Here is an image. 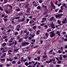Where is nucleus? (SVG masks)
<instances>
[{
    "instance_id": "obj_8",
    "label": "nucleus",
    "mask_w": 67,
    "mask_h": 67,
    "mask_svg": "<svg viewBox=\"0 0 67 67\" xmlns=\"http://www.w3.org/2000/svg\"><path fill=\"white\" fill-rule=\"evenodd\" d=\"M6 55V53H4L2 55L1 57V58H4L5 57Z\"/></svg>"
},
{
    "instance_id": "obj_21",
    "label": "nucleus",
    "mask_w": 67,
    "mask_h": 67,
    "mask_svg": "<svg viewBox=\"0 0 67 67\" xmlns=\"http://www.w3.org/2000/svg\"><path fill=\"white\" fill-rule=\"evenodd\" d=\"M25 17L24 18H23L21 19V22H23V21H24L25 20Z\"/></svg>"
},
{
    "instance_id": "obj_44",
    "label": "nucleus",
    "mask_w": 67,
    "mask_h": 67,
    "mask_svg": "<svg viewBox=\"0 0 67 67\" xmlns=\"http://www.w3.org/2000/svg\"><path fill=\"white\" fill-rule=\"evenodd\" d=\"M32 38L31 37H29L28 38L29 40H31L32 39Z\"/></svg>"
},
{
    "instance_id": "obj_13",
    "label": "nucleus",
    "mask_w": 67,
    "mask_h": 67,
    "mask_svg": "<svg viewBox=\"0 0 67 67\" xmlns=\"http://www.w3.org/2000/svg\"><path fill=\"white\" fill-rule=\"evenodd\" d=\"M29 33L30 32L29 31L27 32L25 34V36H28L29 35Z\"/></svg>"
},
{
    "instance_id": "obj_29",
    "label": "nucleus",
    "mask_w": 67,
    "mask_h": 67,
    "mask_svg": "<svg viewBox=\"0 0 67 67\" xmlns=\"http://www.w3.org/2000/svg\"><path fill=\"white\" fill-rule=\"evenodd\" d=\"M33 5H34V6H35V7H37V6L38 5L37 4V3H35V4H34Z\"/></svg>"
},
{
    "instance_id": "obj_14",
    "label": "nucleus",
    "mask_w": 67,
    "mask_h": 67,
    "mask_svg": "<svg viewBox=\"0 0 67 67\" xmlns=\"http://www.w3.org/2000/svg\"><path fill=\"white\" fill-rule=\"evenodd\" d=\"M40 32V30H37L36 32V34L37 35H38V34H40V33L39 32Z\"/></svg>"
},
{
    "instance_id": "obj_32",
    "label": "nucleus",
    "mask_w": 67,
    "mask_h": 67,
    "mask_svg": "<svg viewBox=\"0 0 67 67\" xmlns=\"http://www.w3.org/2000/svg\"><path fill=\"white\" fill-rule=\"evenodd\" d=\"M66 5V4L65 3H63V7H65Z\"/></svg>"
},
{
    "instance_id": "obj_59",
    "label": "nucleus",
    "mask_w": 67,
    "mask_h": 67,
    "mask_svg": "<svg viewBox=\"0 0 67 67\" xmlns=\"http://www.w3.org/2000/svg\"><path fill=\"white\" fill-rule=\"evenodd\" d=\"M6 66H7V67H9V66H10V64H7L6 65Z\"/></svg>"
},
{
    "instance_id": "obj_62",
    "label": "nucleus",
    "mask_w": 67,
    "mask_h": 67,
    "mask_svg": "<svg viewBox=\"0 0 67 67\" xmlns=\"http://www.w3.org/2000/svg\"><path fill=\"white\" fill-rule=\"evenodd\" d=\"M58 2V1H56L55 2V4H57V3Z\"/></svg>"
},
{
    "instance_id": "obj_28",
    "label": "nucleus",
    "mask_w": 67,
    "mask_h": 67,
    "mask_svg": "<svg viewBox=\"0 0 67 67\" xmlns=\"http://www.w3.org/2000/svg\"><path fill=\"white\" fill-rule=\"evenodd\" d=\"M42 20L45 21H46V18L44 17L42 18Z\"/></svg>"
},
{
    "instance_id": "obj_49",
    "label": "nucleus",
    "mask_w": 67,
    "mask_h": 67,
    "mask_svg": "<svg viewBox=\"0 0 67 67\" xmlns=\"http://www.w3.org/2000/svg\"><path fill=\"white\" fill-rule=\"evenodd\" d=\"M27 30H25L24 31V33H27Z\"/></svg>"
},
{
    "instance_id": "obj_54",
    "label": "nucleus",
    "mask_w": 67,
    "mask_h": 67,
    "mask_svg": "<svg viewBox=\"0 0 67 67\" xmlns=\"http://www.w3.org/2000/svg\"><path fill=\"white\" fill-rule=\"evenodd\" d=\"M51 30L50 29H49L47 30V32H49L51 31Z\"/></svg>"
},
{
    "instance_id": "obj_48",
    "label": "nucleus",
    "mask_w": 67,
    "mask_h": 67,
    "mask_svg": "<svg viewBox=\"0 0 67 67\" xmlns=\"http://www.w3.org/2000/svg\"><path fill=\"white\" fill-rule=\"evenodd\" d=\"M63 9H64V7H63V6H62L61 7V9L62 10H63Z\"/></svg>"
},
{
    "instance_id": "obj_24",
    "label": "nucleus",
    "mask_w": 67,
    "mask_h": 67,
    "mask_svg": "<svg viewBox=\"0 0 67 67\" xmlns=\"http://www.w3.org/2000/svg\"><path fill=\"white\" fill-rule=\"evenodd\" d=\"M43 58H46L47 57V55H43L42 56Z\"/></svg>"
},
{
    "instance_id": "obj_30",
    "label": "nucleus",
    "mask_w": 67,
    "mask_h": 67,
    "mask_svg": "<svg viewBox=\"0 0 67 67\" xmlns=\"http://www.w3.org/2000/svg\"><path fill=\"white\" fill-rule=\"evenodd\" d=\"M63 10H62L60 9V10H59V13H61V12H63Z\"/></svg>"
},
{
    "instance_id": "obj_51",
    "label": "nucleus",
    "mask_w": 67,
    "mask_h": 67,
    "mask_svg": "<svg viewBox=\"0 0 67 67\" xmlns=\"http://www.w3.org/2000/svg\"><path fill=\"white\" fill-rule=\"evenodd\" d=\"M18 21L19 22H22L21 20V19H19L18 20Z\"/></svg>"
},
{
    "instance_id": "obj_2",
    "label": "nucleus",
    "mask_w": 67,
    "mask_h": 67,
    "mask_svg": "<svg viewBox=\"0 0 67 67\" xmlns=\"http://www.w3.org/2000/svg\"><path fill=\"white\" fill-rule=\"evenodd\" d=\"M56 60V59H54V58H52V59L50 60L49 61H46V63H47V64H49V63H50L52 62H54Z\"/></svg>"
},
{
    "instance_id": "obj_45",
    "label": "nucleus",
    "mask_w": 67,
    "mask_h": 67,
    "mask_svg": "<svg viewBox=\"0 0 67 67\" xmlns=\"http://www.w3.org/2000/svg\"><path fill=\"white\" fill-rule=\"evenodd\" d=\"M27 9L28 10H29L30 11V10L31 9V8H30V7H27Z\"/></svg>"
},
{
    "instance_id": "obj_12",
    "label": "nucleus",
    "mask_w": 67,
    "mask_h": 67,
    "mask_svg": "<svg viewBox=\"0 0 67 67\" xmlns=\"http://www.w3.org/2000/svg\"><path fill=\"white\" fill-rule=\"evenodd\" d=\"M43 27L45 28V29H47L48 28V25H45Z\"/></svg>"
},
{
    "instance_id": "obj_20",
    "label": "nucleus",
    "mask_w": 67,
    "mask_h": 67,
    "mask_svg": "<svg viewBox=\"0 0 67 67\" xmlns=\"http://www.w3.org/2000/svg\"><path fill=\"white\" fill-rule=\"evenodd\" d=\"M54 17L52 16V17L50 19V21H52V20H53V19H54Z\"/></svg>"
},
{
    "instance_id": "obj_56",
    "label": "nucleus",
    "mask_w": 67,
    "mask_h": 67,
    "mask_svg": "<svg viewBox=\"0 0 67 67\" xmlns=\"http://www.w3.org/2000/svg\"><path fill=\"white\" fill-rule=\"evenodd\" d=\"M64 22H67V19H66V18H65L64 19Z\"/></svg>"
},
{
    "instance_id": "obj_38",
    "label": "nucleus",
    "mask_w": 67,
    "mask_h": 67,
    "mask_svg": "<svg viewBox=\"0 0 67 67\" xmlns=\"http://www.w3.org/2000/svg\"><path fill=\"white\" fill-rule=\"evenodd\" d=\"M20 38V37L19 36H18L17 37V40H19Z\"/></svg>"
},
{
    "instance_id": "obj_23",
    "label": "nucleus",
    "mask_w": 67,
    "mask_h": 67,
    "mask_svg": "<svg viewBox=\"0 0 67 67\" xmlns=\"http://www.w3.org/2000/svg\"><path fill=\"white\" fill-rule=\"evenodd\" d=\"M37 9H41V6H38L37 7Z\"/></svg>"
},
{
    "instance_id": "obj_39",
    "label": "nucleus",
    "mask_w": 67,
    "mask_h": 67,
    "mask_svg": "<svg viewBox=\"0 0 67 67\" xmlns=\"http://www.w3.org/2000/svg\"><path fill=\"white\" fill-rule=\"evenodd\" d=\"M8 7H10L11 9H12V6H11V5H8Z\"/></svg>"
},
{
    "instance_id": "obj_50",
    "label": "nucleus",
    "mask_w": 67,
    "mask_h": 67,
    "mask_svg": "<svg viewBox=\"0 0 67 67\" xmlns=\"http://www.w3.org/2000/svg\"><path fill=\"white\" fill-rule=\"evenodd\" d=\"M44 25H45V23H43L42 24H41L40 25L41 26H44Z\"/></svg>"
},
{
    "instance_id": "obj_41",
    "label": "nucleus",
    "mask_w": 67,
    "mask_h": 67,
    "mask_svg": "<svg viewBox=\"0 0 67 67\" xmlns=\"http://www.w3.org/2000/svg\"><path fill=\"white\" fill-rule=\"evenodd\" d=\"M31 41L34 43H35V39H32Z\"/></svg>"
},
{
    "instance_id": "obj_46",
    "label": "nucleus",
    "mask_w": 67,
    "mask_h": 67,
    "mask_svg": "<svg viewBox=\"0 0 67 67\" xmlns=\"http://www.w3.org/2000/svg\"><path fill=\"white\" fill-rule=\"evenodd\" d=\"M58 52L59 53H62V52L61 51V50H59L58 51Z\"/></svg>"
},
{
    "instance_id": "obj_25",
    "label": "nucleus",
    "mask_w": 67,
    "mask_h": 67,
    "mask_svg": "<svg viewBox=\"0 0 67 67\" xmlns=\"http://www.w3.org/2000/svg\"><path fill=\"white\" fill-rule=\"evenodd\" d=\"M15 35L16 36L18 34V32H14Z\"/></svg>"
},
{
    "instance_id": "obj_17",
    "label": "nucleus",
    "mask_w": 67,
    "mask_h": 67,
    "mask_svg": "<svg viewBox=\"0 0 67 67\" xmlns=\"http://www.w3.org/2000/svg\"><path fill=\"white\" fill-rule=\"evenodd\" d=\"M22 40H23V39H22V38H20L19 40L18 41V42H19V43H21V42H22Z\"/></svg>"
},
{
    "instance_id": "obj_53",
    "label": "nucleus",
    "mask_w": 67,
    "mask_h": 67,
    "mask_svg": "<svg viewBox=\"0 0 67 67\" xmlns=\"http://www.w3.org/2000/svg\"><path fill=\"white\" fill-rule=\"evenodd\" d=\"M1 51H3V50H4V49L3 47H1Z\"/></svg>"
},
{
    "instance_id": "obj_42",
    "label": "nucleus",
    "mask_w": 67,
    "mask_h": 67,
    "mask_svg": "<svg viewBox=\"0 0 67 67\" xmlns=\"http://www.w3.org/2000/svg\"><path fill=\"white\" fill-rule=\"evenodd\" d=\"M6 13H7V14H8L9 13H10V12H9L8 10H6L5 11Z\"/></svg>"
},
{
    "instance_id": "obj_36",
    "label": "nucleus",
    "mask_w": 67,
    "mask_h": 67,
    "mask_svg": "<svg viewBox=\"0 0 67 67\" xmlns=\"http://www.w3.org/2000/svg\"><path fill=\"white\" fill-rule=\"evenodd\" d=\"M12 64H15V63H16V61H13L12 62Z\"/></svg>"
},
{
    "instance_id": "obj_22",
    "label": "nucleus",
    "mask_w": 67,
    "mask_h": 67,
    "mask_svg": "<svg viewBox=\"0 0 67 67\" xmlns=\"http://www.w3.org/2000/svg\"><path fill=\"white\" fill-rule=\"evenodd\" d=\"M1 62H2L3 61H4L5 60V58H3V59H1Z\"/></svg>"
},
{
    "instance_id": "obj_57",
    "label": "nucleus",
    "mask_w": 67,
    "mask_h": 67,
    "mask_svg": "<svg viewBox=\"0 0 67 67\" xmlns=\"http://www.w3.org/2000/svg\"><path fill=\"white\" fill-rule=\"evenodd\" d=\"M14 44V45H16V44H17V41H15V43Z\"/></svg>"
},
{
    "instance_id": "obj_55",
    "label": "nucleus",
    "mask_w": 67,
    "mask_h": 67,
    "mask_svg": "<svg viewBox=\"0 0 67 67\" xmlns=\"http://www.w3.org/2000/svg\"><path fill=\"white\" fill-rule=\"evenodd\" d=\"M19 5L20 7H23V5L22 4H20Z\"/></svg>"
},
{
    "instance_id": "obj_6",
    "label": "nucleus",
    "mask_w": 67,
    "mask_h": 67,
    "mask_svg": "<svg viewBox=\"0 0 67 67\" xmlns=\"http://www.w3.org/2000/svg\"><path fill=\"white\" fill-rule=\"evenodd\" d=\"M17 31H20V28L21 27V26L20 25H18L16 26Z\"/></svg>"
},
{
    "instance_id": "obj_10",
    "label": "nucleus",
    "mask_w": 67,
    "mask_h": 67,
    "mask_svg": "<svg viewBox=\"0 0 67 67\" xmlns=\"http://www.w3.org/2000/svg\"><path fill=\"white\" fill-rule=\"evenodd\" d=\"M34 22V21L33 20H31L29 22V24H32V23H33Z\"/></svg>"
},
{
    "instance_id": "obj_9",
    "label": "nucleus",
    "mask_w": 67,
    "mask_h": 67,
    "mask_svg": "<svg viewBox=\"0 0 67 67\" xmlns=\"http://www.w3.org/2000/svg\"><path fill=\"white\" fill-rule=\"evenodd\" d=\"M22 14H23V13H19L17 14V16H21Z\"/></svg>"
},
{
    "instance_id": "obj_33",
    "label": "nucleus",
    "mask_w": 67,
    "mask_h": 67,
    "mask_svg": "<svg viewBox=\"0 0 67 67\" xmlns=\"http://www.w3.org/2000/svg\"><path fill=\"white\" fill-rule=\"evenodd\" d=\"M36 27V25H35V26H34L33 27V29L34 30H35Z\"/></svg>"
},
{
    "instance_id": "obj_37",
    "label": "nucleus",
    "mask_w": 67,
    "mask_h": 67,
    "mask_svg": "<svg viewBox=\"0 0 67 67\" xmlns=\"http://www.w3.org/2000/svg\"><path fill=\"white\" fill-rule=\"evenodd\" d=\"M61 62H62V61L59 60V61L57 63V64H60V63H61Z\"/></svg>"
},
{
    "instance_id": "obj_16",
    "label": "nucleus",
    "mask_w": 67,
    "mask_h": 67,
    "mask_svg": "<svg viewBox=\"0 0 67 67\" xmlns=\"http://www.w3.org/2000/svg\"><path fill=\"white\" fill-rule=\"evenodd\" d=\"M26 23L27 24L29 22V21H30V19H26Z\"/></svg>"
},
{
    "instance_id": "obj_58",
    "label": "nucleus",
    "mask_w": 67,
    "mask_h": 67,
    "mask_svg": "<svg viewBox=\"0 0 67 67\" xmlns=\"http://www.w3.org/2000/svg\"><path fill=\"white\" fill-rule=\"evenodd\" d=\"M53 64H54L55 65V64H56V62L55 61H53Z\"/></svg>"
},
{
    "instance_id": "obj_60",
    "label": "nucleus",
    "mask_w": 67,
    "mask_h": 67,
    "mask_svg": "<svg viewBox=\"0 0 67 67\" xmlns=\"http://www.w3.org/2000/svg\"><path fill=\"white\" fill-rule=\"evenodd\" d=\"M29 12L30 10H27H27L26 11V12H27V13H29Z\"/></svg>"
},
{
    "instance_id": "obj_31",
    "label": "nucleus",
    "mask_w": 67,
    "mask_h": 67,
    "mask_svg": "<svg viewBox=\"0 0 67 67\" xmlns=\"http://www.w3.org/2000/svg\"><path fill=\"white\" fill-rule=\"evenodd\" d=\"M29 4H27L25 5V8H27V7H28V6H29Z\"/></svg>"
},
{
    "instance_id": "obj_19",
    "label": "nucleus",
    "mask_w": 67,
    "mask_h": 67,
    "mask_svg": "<svg viewBox=\"0 0 67 67\" xmlns=\"http://www.w3.org/2000/svg\"><path fill=\"white\" fill-rule=\"evenodd\" d=\"M45 35L46 36L47 38H48V33H46L45 34Z\"/></svg>"
},
{
    "instance_id": "obj_7",
    "label": "nucleus",
    "mask_w": 67,
    "mask_h": 67,
    "mask_svg": "<svg viewBox=\"0 0 67 67\" xmlns=\"http://www.w3.org/2000/svg\"><path fill=\"white\" fill-rule=\"evenodd\" d=\"M52 28L54 29L55 28V26L54 25V24H53V23H51V26Z\"/></svg>"
},
{
    "instance_id": "obj_11",
    "label": "nucleus",
    "mask_w": 67,
    "mask_h": 67,
    "mask_svg": "<svg viewBox=\"0 0 67 67\" xmlns=\"http://www.w3.org/2000/svg\"><path fill=\"white\" fill-rule=\"evenodd\" d=\"M57 34L58 35H59V36H60L61 35H60V32L59 31H57V33H56V34Z\"/></svg>"
},
{
    "instance_id": "obj_40",
    "label": "nucleus",
    "mask_w": 67,
    "mask_h": 67,
    "mask_svg": "<svg viewBox=\"0 0 67 67\" xmlns=\"http://www.w3.org/2000/svg\"><path fill=\"white\" fill-rule=\"evenodd\" d=\"M57 22H58V24H60V23H61V22H60V21H59V20H58L57 21Z\"/></svg>"
},
{
    "instance_id": "obj_18",
    "label": "nucleus",
    "mask_w": 67,
    "mask_h": 67,
    "mask_svg": "<svg viewBox=\"0 0 67 67\" xmlns=\"http://www.w3.org/2000/svg\"><path fill=\"white\" fill-rule=\"evenodd\" d=\"M25 66H27L29 65V63H28L27 62H26L25 63Z\"/></svg>"
},
{
    "instance_id": "obj_63",
    "label": "nucleus",
    "mask_w": 67,
    "mask_h": 67,
    "mask_svg": "<svg viewBox=\"0 0 67 67\" xmlns=\"http://www.w3.org/2000/svg\"><path fill=\"white\" fill-rule=\"evenodd\" d=\"M40 57H38V61H40Z\"/></svg>"
},
{
    "instance_id": "obj_4",
    "label": "nucleus",
    "mask_w": 67,
    "mask_h": 67,
    "mask_svg": "<svg viewBox=\"0 0 67 67\" xmlns=\"http://www.w3.org/2000/svg\"><path fill=\"white\" fill-rule=\"evenodd\" d=\"M51 10L49 9H47L46 10L44 11V12L43 13L44 15L47 14V13H50Z\"/></svg>"
},
{
    "instance_id": "obj_52",
    "label": "nucleus",
    "mask_w": 67,
    "mask_h": 67,
    "mask_svg": "<svg viewBox=\"0 0 67 67\" xmlns=\"http://www.w3.org/2000/svg\"><path fill=\"white\" fill-rule=\"evenodd\" d=\"M39 2L40 3H42V2H43V1L40 0L39 1Z\"/></svg>"
},
{
    "instance_id": "obj_47",
    "label": "nucleus",
    "mask_w": 67,
    "mask_h": 67,
    "mask_svg": "<svg viewBox=\"0 0 67 67\" xmlns=\"http://www.w3.org/2000/svg\"><path fill=\"white\" fill-rule=\"evenodd\" d=\"M29 37V36H25L24 37V38L25 39H27L28 37Z\"/></svg>"
},
{
    "instance_id": "obj_26",
    "label": "nucleus",
    "mask_w": 67,
    "mask_h": 67,
    "mask_svg": "<svg viewBox=\"0 0 67 67\" xmlns=\"http://www.w3.org/2000/svg\"><path fill=\"white\" fill-rule=\"evenodd\" d=\"M50 3L51 4V7H53V2L51 1V2Z\"/></svg>"
},
{
    "instance_id": "obj_5",
    "label": "nucleus",
    "mask_w": 67,
    "mask_h": 67,
    "mask_svg": "<svg viewBox=\"0 0 67 67\" xmlns=\"http://www.w3.org/2000/svg\"><path fill=\"white\" fill-rule=\"evenodd\" d=\"M29 44V42H24L22 43L21 44L22 46H24V45H28Z\"/></svg>"
},
{
    "instance_id": "obj_1",
    "label": "nucleus",
    "mask_w": 67,
    "mask_h": 67,
    "mask_svg": "<svg viewBox=\"0 0 67 67\" xmlns=\"http://www.w3.org/2000/svg\"><path fill=\"white\" fill-rule=\"evenodd\" d=\"M49 34H50V36L51 38H52L53 37H54L55 35V34L54 33V31L50 32Z\"/></svg>"
},
{
    "instance_id": "obj_35",
    "label": "nucleus",
    "mask_w": 67,
    "mask_h": 67,
    "mask_svg": "<svg viewBox=\"0 0 67 67\" xmlns=\"http://www.w3.org/2000/svg\"><path fill=\"white\" fill-rule=\"evenodd\" d=\"M4 3H7V2H8V0H4Z\"/></svg>"
},
{
    "instance_id": "obj_34",
    "label": "nucleus",
    "mask_w": 67,
    "mask_h": 67,
    "mask_svg": "<svg viewBox=\"0 0 67 67\" xmlns=\"http://www.w3.org/2000/svg\"><path fill=\"white\" fill-rule=\"evenodd\" d=\"M30 36H31L32 37H34V36H35V35L34 34L32 35V34H31L30 35Z\"/></svg>"
},
{
    "instance_id": "obj_64",
    "label": "nucleus",
    "mask_w": 67,
    "mask_h": 67,
    "mask_svg": "<svg viewBox=\"0 0 67 67\" xmlns=\"http://www.w3.org/2000/svg\"><path fill=\"white\" fill-rule=\"evenodd\" d=\"M8 19H7V18H5L4 20V21H8Z\"/></svg>"
},
{
    "instance_id": "obj_43",
    "label": "nucleus",
    "mask_w": 67,
    "mask_h": 67,
    "mask_svg": "<svg viewBox=\"0 0 67 67\" xmlns=\"http://www.w3.org/2000/svg\"><path fill=\"white\" fill-rule=\"evenodd\" d=\"M12 45V43H10L8 44V46H9Z\"/></svg>"
},
{
    "instance_id": "obj_27",
    "label": "nucleus",
    "mask_w": 67,
    "mask_h": 67,
    "mask_svg": "<svg viewBox=\"0 0 67 67\" xmlns=\"http://www.w3.org/2000/svg\"><path fill=\"white\" fill-rule=\"evenodd\" d=\"M16 10L17 12H19L20 11V9L19 8L16 9Z\"/></svg>"
},
{
    "instance_id": "obj_3",
    "label": "nucleus",
    "mask_w": 67,
    "mask_h": 67,
    "mask_svg": "<svg viewBox=\"0 0 67 67\" xmlns=\"http://www.w3.org/2000/svg\"><path fill=\"white\" fill-rule=\"evenodd\" d=\"M63 15V14H59L58 15H55V18H61V16Z\"/></svg>"
},
{
    "instance_id": "obj_61",
    "label": "nucleus",
    "mask_w": 67,
    "mask_h": 67,
    "mask_svg": "<svg viewBox=\"0 0 67 67\" xmlns=\"http://www.w3.org/2000/svg\"><path fill=\"white\" fill-rule=\"evenodd\" d=\"M20 18V16L16 17L15 18V19H19Z\"/></svg>"
},
{
    "instance_id": "obj_15",
    "label": "nucleus",
    "mask_w": 67,
    "mask_h": 67,
    "mask_svg": "<svg viewBox=\"0 0 67 67\" xmlns=\"http://www.w3.org/2000/svg\"><path fill=\"white\" fill-rule=\"evenodd\" d=\"M6 44H7L5 42H4L2 44V47H4V46H5L6 45Z\"/></svg>"
}]
</instances>
